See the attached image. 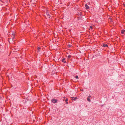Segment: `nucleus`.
Wrapping results in <instances>:
<instances>
[{
	"label": "nucleus",
	"instance_id": "nucleus-1",
	"mask_svg": "<svg viewBox=\"0 0 125 125\" xmlns=\"http://www.w3.org/2000/svg\"><path fill=\"white\" fill-rule=\"evenodd\" d=\"M15 34L14 32H12V34L11 37H12V40L13 41L15 40L16 38H15Z\"/></svg>",
	"mask_w": 125,
	"mask_h": 125
},
{
	"label": "nucleus",
	"instance_id": "nucleus-2",
	"mask_svg": "<svg viewBox=\"0 0 125 125\" xmlns=\"http://www.w3.org/2000/svg\"><path fill=\"white\" fill-rule=\"evenodd\" d=\"M51 101H52V103H53L54 104H55L57 102V99H52Z\"/></svg>",
	"mask_w": 125,
	"mask_h": 125
},
{
	"label": "nucleus",
	"instance_id": "nucleus-3",
	"mask_svg": "<svg viewBox=\"0 0 125 125\" xmlns=\"http://www.w3.org/2000/svg\"><path fill=\"white\" fill-rule=\"evenodd\" d=\"M71 98L72 99V100H75L76 99H77V97H72Z\"/></svg>",
	"mask_w": 125,
	"mask_h": 125
},
{
	"label": "nucleus",
	"instance_id": "nucleus-4",
	"mask_svg": "<svg viewBox=\"0 0 125 125\" xmlns=\"http://www.w3.org/2000/svg\"><path fill=\"white\" fill-rule=\"evenodd\" d=\"M85 6L86 9H88L89 8V7L88 6L87 4H86L85 5Z\"/></svg>",
	"mask_w": 125,
	"mask_h": 125
},
{
	"label": "nucleus",
	"instance_id": "nucleus-5",
	"mask_svg": "<svg viewBox=\"0 0 125 125\" xmlns=\"http://www.w3.org/2000/svg\"><path fill=\"white\" fill-rule=\"evenodd\" d=\"M125 31V30H122L121 31V33L122 34H124Z\"/></svg>",
	"mask_w": 125,
	"mask_h": 125
},
{
	"label": "nucleus",
	"instance_id": "nucleus-6",
	"mask_svg": "<svg viewBox=\"0 0 125 125\" xmlns=\"http://www.w3.org/2000/svg\"><path fill=\"white\" fill-rule=\"evenodd\" d=\"M65 60V58H63L62 59V62H64V63H65L66 62V61H64Z\"/></svg>",
	"mask_w": 125,
	"mask_h": 125
},
{
	"label": "nucleus",
	"instance_id": "nucleus-7",
	"mask_svg": "<svg viewBox=\"0 0 125 125\" xmlns=\"http://www.w3.org/2000/svg\"><path fill=\"white\" fill-rule=\"evenodd\" d=\"M103 46L104 47H107L108 45L107 44H104L103 45Z\"/></svg>",
	"mask_w": 125,
	"mask_h": 125
},
{
	"label": "nucleus",
	"instance_id": "nucleus-8",
	"mask_svg": "<svg viewBox=\"0 0 125 125\" xmlns=\"http://www.w3.org/2000/svg\"><path fill=\"white\" fill-rule=\"evenodd\" d=\"M87 100L89 101V102H90L91 101V100L89 98H87Z\"/></svg>",
	"mask_w": 125,
	"mask_h": 125
},
{
	"label": "nucleus",
	"instance_id": "nucleus-9",
	"mask_svg": "<svg viewBox=\"0 0 125 125\" xmlns=\"http://www.w3.org/2000/svg\"><path fill=\"white\" fill-rule=\"evenodd\" d=\"M71 57V55H68V58H70Z\"/></svg>",
	"mask_w": 125,
	"mask_h": 125
},
{
	"label": "nucleus",
	"instance_id": "nucleus-10",
	"mask_svg": "<svg viewBox=\"0 0 125 125\" xmlns=\"http://www.w3.org/2000/svg\"><path fill=\"white\" fill-rule=\"evenodd\" d=\"M90 29H92V27L91 26H90Z\"/></svg>",
	"mask_w": 125,
	"mask_h": 125
},
{
	"label": "nucleus",
	"instance_id": "nucleus-11",
	"mask_svg": "<svg viewBox=\"0 0 125 125\" xmlns=\"http://www.w3.org/2000/svg\"><path fill=\"white\" fill-rule=\"evenodd\" d=\"M68 101V99L67 98L65 100V101L66 102H67Z\"/></svg>",
	"mask_w": 125,
	"mask_h": 125
},
{
	"label": "nucleus",
	"instance_id": "nucleus-12",
	"mask_svg": "<svg viewBox=\"0 0 125 125\" xmlns=\"http://www.w3.org/2000/svg\"><path fill=\"white\" fill-rule=\"evenodd\" d=\"M75 78L76 79H77L78 78V76H75Z\"/></svg>",
	"mask_w": 125,
	"mask_h": 125
},
{
	"label": "nucleus",
	"instance_id": "nucleus-13",
	"mask_svg": "<svg viewBox=\"0 0 125 125\" xmlns=\"http://www.w3.org/2000/svg\"><path fill=\"white\" fill-rule=\"evenodd\" d=\"M91 97V96H90V95H89V96H88V98H90V97Z\"/></svg>",
	"mask_w": 125,
	"mask_h": 125
},
{
	"label": "nucleus",
	"instance_id": "nucleus-14",
	"mask_svg": "<svg viewBox=\"0 0 125 125\" xmlns=\"http://www.w3.org/2000/svg\"><path fill=\"white\" fill-rule=\"evenodd\" d=\"M66 104H68V102H66Z\"/></svg>",
	"mask_w": 125,
	"mask_h": 125
},
{
	"label": "nucleus",
	"instance_id": "nucleus-15",
	"mask_svg": "<svg viewBox=\"0 0 125 125\" xmlns=\"http://www.w3.org/2000/svg\"><path fill=\"white\" fill-rule=\"evenodd\" d=\"M38 50H39L40 49V48H39V47H38Z\"/></svg>",
	"mask_w": 125,
	"mask_h": 125
}]
</instances>
